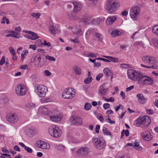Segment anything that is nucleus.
Here are the masks:
<instances>
[{"instance_id": "obj_1", "label": "nucleus", "mask_w": 158, "mask_h": 158, "mask_svg": "<svg viewBox=\"0 0 158 158\" xmlns=\"http://www.w3.org/2000/svg\"><path fill=\"white\" fill-rule=\"evenodd\" d=\"M118 0H107L105 8L109 13L115 11L120 7Z\"/></svg>"}, {"instance_id": "obj_2", "label": "nucleus", "mask_w": 158, "mask_h": 158, "mask_svg": "<svg viewBox=\"0 0 158 158\" xmlns=\"http://www.w3.org/2000/svg\"><path fill=\"white\" fill-rule=\"evenodd\" d=\"M151 123L150 118L147 116H140L135 122L136 126L140 127L141 125L148 127Z\"/></svg>"}, {"instance_id": "obj_3", "label": "nucleus", "mask_w": 158, "mask_h": 158, "mask_svg": "<svg viewBox=\"0 0 158 158\" xmlns=\"http://www.w3.org/2000/svg\"><path fill=\"white\" fill-rule=\"evenodd\" d=\"M35 91L40 97H43L45 96L48 90L47 88L42 85L36 84L35 86Z\"/></svg>"}, {"instance_id": "obj_4", "label": "nucleus", "mask_w": 158, "mask_h": 158, "mask_svg": "<svg viewBox=\"0 0 158 158\" xmlns=\"http://www.w3.org/2000/svg\"><path fill=\"white\" fill-rule=\"evenodd\" d=\"M127 75L128 78L134 81H137L142 76L141 73L139 72H136L132 69L128 70Z\"/></svg>"}, {"instance_id": "obj_5", "label": "nucleus", "mask_w": 158, "mask_h": 158, "mask_svg": "<svg viewBox=\"0 0 158 158\" xmlns=\"http://www.w3.org/2000/svg\"><path fill=\"white\" fill-rule=\"evenodd\" d=\"M48 132L50 135L54 138H58L61 134V131L58 127L53 125L51 126L48 129Z\"/></svg>"}, {"instance_id": "obj_6", "label": "nucleus", "mask_w": 158, "mask_h": 158, "mask_svg": "<svg viewBox=\"0 0 158 158\" xmlns=\"http://www.w3.org/2000/svg\"><path fill=\"white\" fill-rule=\"evenodd\" d=\"M138 81L140 84L145 85H152L154 83V81L152 79L142 74V76L138 80Z\"/></svg>"}, {"instance_id": "obj_7", "label": "nucleus", "mask_w": 158, "mask_h": 158, "mask_svg": "<svg viewBox=\"0 0 158 158\" xmlns=\"http://www.w3.org/2000/svg\"><path fill=\"white\" fill-rule=\"evenodd\" d=\"M75 92L73 88H69L65 89L62 95L64 98L71 99L74 96Z\"/></svg>"}, {"instance_id": "obj_8", "label": "nucleus", "mask_w": 158, "mask_h": 158, "mask_svg": "<svg viewBox=\"0 0 158 158\" xmlns=\"http://www.w3.org/2000/svg\"><path fill=\"white\" fill-rule=\"evenodd\" d=\"M93 140L95 147L98 149H102L106 146V144L104 140H100L97 137H94Z\"/></svg>"}, {"instance_id": "obj_9", "label": "nucleus", "mask_w": 158, "mask_h": 158, "mask_svg": "<svg viewBox=\"0 0 158 158\" xmlns=\"http://www.w3.org/2000/svg\"><path fill=\"white\" fill-rule=\"evenodd\" d=\"M142 60L148 64L157 66V62L156 58L154 57L148 56H144L142 57Z\"/></svg>"}, {"instance_id": "obj_10", "label": "nucleus", "mask_w": 158, "mask_h": 158, "mask_svg": "<svg viewBox=\"0 0 158 158\" xmlns=\"http://www.w3.org/2000/svg\"><path fill=\"white\" fill-rule=\"evenodd\" d=\"M139 6L132 8L130 11V16L131 18L134 20H136L137 17L139 15Z\"/></svg>"}, {"instance_id": "obj_11", "label": "nucleus", "mask_w": 158, "mask_h": 158, "mask_svg": "<svg viewBox=\"0 0 158 158\" xmlns=\"http://www.w3.org/2000/svg\"><path fill=\"white\" fill-rule=\"evenodd\" d=\"M89 149L87 147H82L79 149L76 152L77 155L79 157H85L88 154Z\"/></svg>"}, {"instance_id": "obj_12", "label": "nucleus", "mask_w": 158, "mask_h": 158, "mask_svg": "<svg viewBox=\"0 0 158 158\" xmlns=\"http://www.w3.org/2000/svg\"><path fill=\"white\" fill-rule=\"evenodd\" d=\"M15 90L17 95L23 96L26 94L27 89L25 86L20 85L15 88Z\"/></svg>"}, {"instance_id": "obj_13", "label": "nucleus", "mask_w": 158, "mask_h": 158, "mask_svg": "<svg viewBox=\"0 0 158 158\" xmlns=\"http://www.w3.org/2000/svg\"><path fill=\"white\" fill-rule=\"evenodd\" d=\"M36 146L38 148L43 149H48L50 148V144L42 141L39 140L36 141Z\"/></svg>"}, {"instance_id": "obj_14", "label": "nucleus", "mask_w": 158, "mask_h": 158, "mask_svg": "<svg viewBox=\"0 0 158 158\" xmlns=\"http://www.w3.org/2000/svg\"><path fill=\"white\" fill-rule=\"evenodd\" d=\"M70 122L76 125H80L82 123V119L79 117L76 116H72L70 118Z\"/></svg>"}, {"instance_id": "obj_15", "label": "nucleus", "mask_w": 158, "mask_h": 158, "mask_svg": "<svg viewBox=\"0 0 158 158\" xmlns=\"http://www.w3.org/2000/svg\"><path fill=\"white\" fill-rule=\"evenodd\" d=\"M8 121L12 123H14L16 122L18 120V115L15 114H9L7 117Z\"/></svg>"}, {"instance_id": "obj_16", "label": "nucleus", "mask_w": 158, "mask_h": 158, "mask_svg": "<svg viewBox=\"0 0 158 158\" xmlns=\"http://www.w3.org/2000/svg\"><path fill=\"white\" fill-rule=\"evenodd\" d=\"M49 30L53 35H54L56 33L60 32V26L58 24H53L49 27Z\"/></svg>"}, {"instance_id": "obj_17", "label": "nucleus", "mask_w": 158, "mask_h": 158, "mask_svg": "<svg viewBox=\"0 0 158 158\" xmlns=\"http://www.w3.org/2000/svg\"><path fill=\"white\" fill-rule=\"evenodd\" d=\"M71 2L74 6L73 11L74 12H77L81 10L82 5L79 2L73 1Z\"/></svg>"}, {"instance_id": "obj_18", "label": "nucleus", "mask_w": 158, "mask_h": 158, "mask_svg": "<svg viewBox=\"0 0 158 158\" xmlns=\"http://www.w3.org/2000/svg\"><path fill=\"white\" fill-rule=\"evenodd\" d=\"M108 90V88L106 87V84L104 83L99 87L98 92L102 96H104L106 95Z\"/></svg>"}, {"instance_id": "obj_19", "label": "nucleus", "mask_w": 158, "mask_h": 158, "mask_svg": "<svg viewBox=\"0 0 158 158\" xmlns=\"http://www.w3.org/2000/svg\"><path fill=\"white\" fill-rule=\"evenodd\" d=\"M141 135L144 140L148 141L151 140L152 138L150 133L148 131L142 133Z\"/></svg>"}, {"instance_id": "obj_20", "label": "nucleus", "mask_w": 158, "mask_h": 158, "mask_svg": "<svg viewBox=\"0 0 158 158\" xmlns=\"http://www.w3.org/2000/svg\"><path fill=\"white\" fill-rule=\"evenodd\" d=\"M38 111L40 112L42 114L44 115H48L50 113V111L47 108L43 106L39 108Z\"/></svg>"}, {"instance_id": "obj_21", "label": "nucleus", "mask_w": 158, "mask_h": 158, "mask_svg": "<svg viewBox=\"0 0 158 158\" xmlns=\"http://www.w3.org/2000/svg\"><path fill=\"white\" fill-rule=\"evenodd\" d=\"M103 72L107 78L109 77H111V79H112V78L113 73L111 72L110 69L109 68H105L103 70Z\"/></svg>"}, {"instance_id": "obj_22", "label": "nucleus", "mask_w": 158, "mask_h": 158, "mask_svg": "<svg viewBox=\"0 0 158 158\" xmlns=\"http://www.w3.org/2000/svg\"><path fill=\"white\" fill-rule=\"evenodd\" d=\"M103 56L107 59V60H108V61H107V62H110L111 61L115 63L118 62L119 60L118 58L116 57L115 58L112 56Z\"/></svg>"}, {"instance_id": "obj_23", "label": "nucleus", "mask_w": 158, "mask_h": 158, "mask_svg": "<svg viewBox=\"0 0 158 158\" xmlns=\"http://www.w3.org/2000/svg\"><path fill=\"white\" fill-rule=\"evenodd\" d=\"M50 118L53 121L55 122H58L61 120V117L58 115H53L49 116Z\"/></svg>"}, {"instance_id": "obj_24", "label": "nucleus", "mask_w": 158, "mask_h": 158, "mask_svg": "<svg viewBox=\"0 0 158 158\" xmlns=\"http://www.w3.org/2000/svg\"><path fill=\"white\" fill-rule=\"evenodd\" d=\"M117 18L115 16L108 17L106 19V23L108 25L111 24Z\"/></svg>"}, {"instance_id": "obj_25", "label": "nucleus", "mask_w": 158, "mask_h": 158, "mask_svg": "<svg viewBox=\"0 0 158 158\" xmlns=\"http://www.w3.org/2000/svg\"><path fill=\"white\" fill-rule=\"evenodd\" d=\"M91 17L88 15H84L83 18V21L84 22L86 23L87 24L91 22Z\"/></svg>"}, {"instance_id": "obj_26", "label": "nucleus", "mask_w": 158, "mask_h": 158, "mask_svg": "<svg viewBox=\"0 0 158 158\" xmlns=\"http://www.w3.org/2000/svg\"><path fill=\"white\" fill-rule=\"evenodd\" d=\"M136 96L138 98L139 100L140 101V102L142 101L141 102L142 104H144L146 100V99L142 94H138Z\"/></svg>"}, {"instance_id": "obj_27", "label": "nucleus", "mask_w": 158, "mask_h": 158, "mask_svg": "<svg viewBox=\"0 0 158 158\" xmlns=\"http://www.w3.org/2000/svg\"><path fill=\"white\" fill-rule=\"evenodd\" d=\"M137 140H135V142L134 143V147L136 150L139 151H142L143 149V148L139 144V142H137Z\"/></svg>"}, {"instance_id": "obj_28", "label": "nucleus", "mask_w": 158, "mask_h": 158, "mask_svg": "<svg viewBox=\"0 0 158 158\" xmlns=\"http://www.w3.org/2000/svg\"><path fill=\"white\" fill-rule=\"evenodd\" d=\"M101 21V19L100 18H95L91 20L92 23L95 25L99 24Z\"/></svg>"}, {"instance_id": "obj_29", "label": "nucleus", "mask_w": 158, "mask_h": 158, "mask_svg": "<svg viewBox=\"0 0 158 158\" xmlns=\"http://www.w3.org/2000/svg\"><path fill=\"white\" fill-rule=\"evenodd\" d=\"M73 70L75 74L77 75H80L81 73V69L78 66H75Z\"/></svg>"}, {"instance_id": "obj_30", "label": "nucleus", "mask_w": 158, "mask_h": 158, "mask_svg": "<svg viewBox=\"0 0 158 158\" xmlns=\"http://www.w3.org/2000/svg\"><path fill=\"white\" fill-rule=\"evenodd\" d=\"M73 32L74 34H76L77 35H82L83 34L80 28H75L73 31Z\"/></svg>"}, {"instance_id": "obj_31", "label": "nucleus", "mask_w": 158, "mask_h": 158, "mask_svg": "<svg viewBox=\"0 0 158 158\" xmlns=\"http://www.w3.org/2000/svg\"><path fill=\"white\" fill-rule=\"evenodd\" d=\"M44 53H39L37 55L42 57V61L41 62V64H44L46 62V56L44 54Z\"/></svg>"}, {"instance_id": "obj_32", "label": "nucleus", "mask_w": 158, "mask_h": 158, "mask_svg": "<svg viewBox=\"0 0 158 158\" xmlns=\"http://www.w3.org/2000/svg\"><path fill=\"white\" fill-rule=\"evenodd\" d=\"M96 37L98 39V41H102L103 39V35L100 33H96L95 34Z\"/></svg>"}, {"instance_id": "obj_33", "label": "nucleus", "mask_w": 158, "mask_h": 158, "mask_svg": "<svg viewBox=\"0 0 158 158\" xmlns=\"http://www.w3.org/2000/svg\"><path fill=\"white\" fill-rule=\"evenodd\" d=\"M149 66H146L143 64H141V67L147 68H150V69H155L157 68V65H149Z\"/></svg>"}, {"instance_id": "obj_34", "label": "nucleus", "mask_w": 158, "mask_h": 158, "mask_svg": "<svg viewBox=\"0 0 158 158\" xmlns=\"http://www.w3.org/2000/svg\"><path fill=\"white\" fill-rule=\"evenodd\" d=\"M12 36L13 37L15 38L18 39L20 37V35L19 33L16 32L15 31H12Z\"/></svg>"}, {"instance_id": "obj_35", "label": "nucleus", "mask_w": 158, "mask_h": 158, "mask_svg": "<svg viewBox=\"0 0 158 158\" xmlns=\"http://www.w3.org/2000/svg\"><path fill=\"white\" fill-rule=\"evenodd\" d=\"M119 31L118 30H115L113 31L111 33V35L112 37L118 36L119 35Z\"/></svg>"}, {"instance_id": "obj_36", "label": "nucleus", "mask_w": 158, "mask_h": 158, "mask_svg": "<svg viewBox=\"0 0 158 158\" xmlns=\"http://www.w3.org/2000/svg\"><path fill=\"white\" fill-rule=\"evenodd\" d=\"M102 131L103 133L107 135H109L111 137L112 135L111 133L106 128H103L102 129Z\"/></svg>"}, {"instance_id": "obj_37", "label": "nucleus", "mask_w": 158, "mask_h": 158, "mask_svg": "<svg viewBox=\"0 0 158 158\" xmlns=\"http://www.w3.org/2000/svg\"><path fill=\"white\" fill-rule=\"evenodd\" d=\"M35 105L32 103H29L27 104L26 105V106L30 109H32L34 108L35 107Z\"/></svg>"}, {"instance_id": "obj_38", "label": "nucleus", "mask_w": 158, "mask_h": 158, "mask_svg": "<svg viewBox=\"0 0 158 158\" xmlns=\"http://www.w3.org/2000/svg\"><path fill=\"white\" fill-rule=\"evenodd\" d=\"M89 3L92 6H95L97 4L98 0H87Z\"/></svg>"}, {"instance_id": "obj_39", "label": "nucleus", "mask_w": 158, "mask_h": 158, "mask_svg": "<svg viewBox=\"0 0 158 158\" xmlns=\"http://www.w3.org/2000/svg\"><path fill=\"white\" fill-rule=\"evenodd\" d=\"M152 31L154 34H156L158 36V25L153 27L152 29Z\"/></svg>"}, {"instance_id": "obj_40", "label": "nucleus", "mask_w": 158, "mask_h": 158, "mask_svg": "<svg viewBox=\"0 0 158 158\" xmlns=\"http://www.w3.org/2000/svg\"><path fill=\"white\" fill-rule=\"evenodd\" d=\"M40 16V14L39 13H33L31 14V16H32L33 18H36V19L39 18Z\"/></svg>"}, {"instance_id": "obj_41", "label": "nucleus", "mask_w": 158, "mask_h": 158, "mask_svg": "<svg viewBox=\"0 0 158 158\" xmlns=\"http://www.w3.org/2000/svg\"><path fill=\"white\" fill-rule=\"evenodd\" d=\"M28 53L27 50H25L23 51L21 54V59L22 60H23L25 57L27 55V54Z\"/></svg>"}, {"instance_id": "obj_42", "label": "nucleus", "mask_w": 158, "mask_h": 158, "mask_svg": "<svg viewBox=\"0 0 158 158\" xmlns=\"http://www.w3.org/2000/svg\"><path fill=\"white\" fill-rule=\"evenodd\" d=\"M91 107L92 106L90 103L86 102L84 108L86 110H89L91 109Z\"/></svg>"}, {"instance_id": "obj_43", "label": "nucleus", "mask_w": 158, "mask_h": 158, "mask_svg": "<svg viewBox=\"0 0 158 158\" xmlns=\"http://www.w3.org/2000/svg\"><path fill=\"white\" fill-rule=\"evenodd\" d=\"M6 22L7 24H8L10 23L9 20L7 19L6 17H3L1 21V23L2 24L5 23Z\"/></svg>"}, {"instance_id": "obj_44", "label": "nucleus", "mask_w": 158, "mask_h": 158, "mask_svg": "<svg viewBox=\"0 0 158 158\" xmlns=\"http://www.w3.org/2000/svg\"><path fill=\"white\" fill-rule=\"evenodd\" d=\"M56 148L59 150L63 151L65 150V147L61 144H59L56 146Z\"/></svg>"}, {"instance_id": "obj_45", "label": "nucleus", "mask_w": 158, "mask_h": 158, "mask_svg": "<svg viewBox=\"0 0 158 158\" xmlns=\"http://www.w3.org/2000/svg\"><path fill=\"white\" fill-rule=\"evenodd\" d=\"M39 38V37L37 36V35L36 33L33 32L32 35H31V40H35Z\"/></svg>"}, {"instance_id": "obj_46", "label": "nucleus", "mask_w": 158, "mask_h": 158, "mask_svg": "<svg viewBox=\"0 0 158 158\" xmlns=\"http://www.w3.org/2000/svg\"><path fill=\"white\" fill-rule=\"evenodd\" d=\"M2 151H3V153H6L3 154V156H5L6 157H8L10 156V155L7 154V153H9V151L6 149H5L4 148H3L2 149Z\"/></svg>"}, {"instance_id": "obj_47", "label": "nucleus", "mask_w": 158, "mask_h": 158, "mask_svg": "<svg viewBox=\"0 0 158 158\" xmlns=\"http://www.w3.org/2000/svg\"><path fill=\"white\" fill-rule=\"evenodd\" d=\"M92 81V78L91 77H88L85 78L84 82L86 84H88L90 83Z\"/></svg>"}, {"instance_id": "obj_48", "label": "nucleus", "mask_w": 158, "mask_h": 158, "mask_svg": "<svg viewBox=\"0 0 158 158\" xmlns=\"http://www.w3.org/2000/svg\"><path fill=\"white\" fill-rule=\"evenodd\" d=\"M35 44L37 46H41L43 45V43L40 39H38L35 41Z\"/></svg>"}, {"instance_id": "obj_49", "label": "nucleus", "mask_w": 158, "mask_h": 158, "mask_svg": "<svg viewBox=\"0 0 158 158\" xmlns=\"http://www.w3.org/2000/svg\"><path fill=\"white\" fill-rule=\"evenodd\" d=\"M86 56L92 58H94L96 57L97 56L93 53L89 52L88 53V55H86Z\"/></svg>"}, {"instance_id": "obj_50", "label": "nucleus", "mask_w": 158, "mask_h": 158, "mask_svg": "<svg viewBox=\"0 0 158 158\" xmlns=\"http://www.w3.org/2000/svg\"><path fill=\"white\" fill-rule=\"evenodd\" d=\"M9 50L10 51V53L13 56H15L16 54V52L15 50L14 49V48L11 47H10L9 48Z\"/></svg>"}, {"instance_id": "obj_51", "label": "nucleus", "mask_w": 158, "mask_h": 158, "mask_svg": "<svg viewBox=\"0 0 158 158\" xmlns=\"http://www.w3.org/2000/svg\"><path fill=\"white\" fill-rule=\"evenodd\" d=\"M46 59L53 61H55L56 60V59L54 57L48 56H47L46 57Z\"/></svg>"}, {"instance_id": "obj_52", "label": "nucleus", "mask_w": 158, "mask_h": 158, "mask_svg": "<svg viewBox=\"0 0 158 158\" xmlns=\"http://www.w3.org/2000/svg\"><path fill=\"white\" fill-rule=\"evenodd\" d=\"M24 149L29 153H31L33 152L31 148L26 146Z\"/></svg>"}, {"instance_id": "obj_53", "label": "nucleus", "mask_w": 158, "mask_h": 158, "mask_svg": "<svg viewBox=\"0 0 158 158\" xmlns=\"http://www.w3.org/2000/svg\"><path fill=\"white\" fill-rule=\"evenodd\" d=\"M103 75V74L102 73L99 74L96 77V80L98 81H99L100 80V78L102 77Z\"/></svg>"}, {"instance_id": "obj_54", "label": "nucleus", "mask_w": 158, "mask_h": 158, "mask_svg": "<svg viewBox=\"0 0 158 158\" xmlns=\"http://www.w3.org/2000/svg\"><path fill=\"white\" fill-rule=\"evenodd\" d=\"M105 99V100L106 101V102H114V99L113 98L111 97L109 99H107L105 98H104Z\"/></svg>"}, {"instance_id": "obj_55", "label": "nucleus", "mask_w": 158, "mask_h": 158, "mask_svg": "<svg viewBox=\"0 0 158 158\" xmlns=\"http://www.w3.org/2000/svg\"><path fill=\"white\" fill-rule=\"evenodd\" d=\"M154 44L155 46L158 47V39L155 38L153 40Z\"/></svg>"}, {"instance_id": "obj_56", "label": "nucleus", "mask_w": 158, "mask_h": 158, "mask_svg": "<svg viewBox=\"0 0 158 158\" xmlns=\"http://www.w3.org/2000/svg\"><path fill=\"white\" fill-rule=\"evenodd\" d=\"M5 57L4 56H3L0 61V65H3L5 63Z\"/></svg>"}, {"instance_id": "obj_57", "label": "nucleus", "mask_w": 158, "mask_h": 158, "mask_svg": "<svg viewBox=\"0 0 158 158\" xmlns=\"http://www.w3.org/2000/svg\"><path fill=\"white\" fill-rule=\"evenodd\" d=\"M123 132V134L125 133V135L127 137L129 135V131L128 130H123L122 131Z\"/></svg>"}, {"instance_id": "obj_58", "label": "nucleus", "mask_w": 158, "mask_h": 158, "mask_svg": "<svg viewBox=\"0 0 158 158\" xmlns=\"http://www.w3.org/2000/svg\"><path fill=\"white\" fill-rule=\"evenodd\" d=\"M78 37H76L74 39H71L70 40L72 42L74 43H78Z\"/></svg>"}, {"instance_id": "obj_59", "label": "nucleus", "mask_w": 158, "mask_h": 158, "mask_svg": "<svg viewBox=\"0 0 158 158\" xmlns=\"http://www.w3.org/2000/svg\"><path fill=\"white\" fill-rule=\"evenodd\" d=\"M110 104L107 103H105L103 105V108L105 110H107L110 107Z\"/></svg>"}, {"instance_id": "obj_60", "label": "nucleus", "mask_w": 158, "mask_h": 158, "mask_svg": "<svg viewBox=\"0 0 158 158\" xmlns=\"http://www.w3.org/2000/svg\"><path fill=\"white\" fill-rule=\"evenodd\" d=\"M134 45H139L142 46L143 45L141 41H137L134 43Z\"/></svg>"}, {"instance_id": "obj_61", "label": "nucleus", "mask_w": 158, "mask_h": 158, "mask_svg": "<svg viewBox=\"0 0 158 158\" xmlns=\"http://www.w3.org/2000/svg\"><path fill=\"white\" fill-rule=\"evenodd\" d=\"M37 57V58L38 60V64H41V60L42 59V57L38 56V55H37L36 56H35V58Z\"/></svg>"}, {"instance_id": "obj_62", "label": "nucleus", "mask_w": 158, "mask_h": 158, "mask_svg": "<svg viewBox=\"0 0 158 158\" xmlns=\"http://www.w3.org/2000/svg\"><path fill=\"white\" fill-rule=\"evenodd\" d=\"M20 68V69H28V66L27 65H23L21 66Z\"/></svg>"}, {"instance_id": "obj_63", "label": "nucleus", "mask_w": 158, "mask_h": 158, "mask_svg": "<svg viewBox=\"0 0 158 158\" xmlns=\"http://www.w3.org/2000/svg\"><path fill=\"white\" fill-rule=\"evenodd\" d=\"M100 126L99 125H97L96 126V128H95V132H96L97 133H99V130L100 129Z\"/></svg>"}, {"instance_id": "obj_64", "label": "nucleus", "mask_w": 158, "mask_h": 158, "mask_svg": "<svg viewBox=\"0 0 158 158\" xmlns=\"http://www.w3.org/2000/svg\"><path fill=\"white\" fill-rule=\"evenodd\" d=\"M147 113L149 114H153V111L152 109H147L146 110Z\"/></svg>"}]
</instances>
